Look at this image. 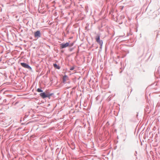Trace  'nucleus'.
Segmentation results:
<instances>
[{"label": "nucleus", "instance_id": "obj_1", "mask_svg": "<svg viewBox=\"0 0 160 160\" xmlns=\"http://www.w3.org/2000/svg\"><path fill=\"white\" fill-rule=\"evenodd\" d=\"M73 44L74 42L70 43V42L65 43H62L60 44V48H63L68 47H71L73 46Z\"/></svg>", "mask_w": 160, "mask_h": 160}, {"label": "nucleus", "instance_id": "obj_2", "mask_svg": "<svg viewBox=\"0 0 160 160\" xmlns=\"http://www.w3.org/2000/svg\"><path fill=\"white\" fill-rule=\"evenodd\" d=\"M52 94H49L48 93L46 94L45 92H42L40 93V95L43 98H44L47 97H50V96H51Z\"/></svg>", "mask_w": 160, "mask_h": 160}, {"label": "nucleus", "instance_id": "obj_3", "mask_svg": "<svg viewBox=\"0 0 160 160\" xmlns=\"http://www.w3.org/2000/svg\"><path fill=\"white\" fill-rule=\"evenodd\" d=\"M96 41L101 45L102 44L103 42L102 40H100V36L98 35L96 37Z\"/></svg>", "mask_w": 160, "mask_h": 160}, {"label": "nucleus", "instance_id": "obj_4", "mask_svg": "<svg viewBox=\"0 0 160 160\" xmlns=\"http://www.w3.org/2000/svg\"><path fill=\"white\" fill-rule=\"evenodd\" d=\"M21 66L23 67L28 69L29 70H31L32 69L31 67L29 66V65L25 63H21Z\"/></svg>", "mask_w": 160, "mask_h": 160}, {"label": "nucleus", "instance_id": "obj_5", "mask_svg": "<svg viewBox=\"0 0 160 160\" xmlns=\"http://www.w3.org/2000/svg\"><path fill=\"white\" fill-rule=\"evenodd\" d=\"M40 32L39 31H37L35 32L34 36L35 37H40Z\"/></svg>", "mask_w": 160, "mask_h": 160}, {"label": "nucleus", "instance_id": "obj_6", "mask_svg": "<svg viewBox=\"0 0 160 160\" xmlns=\"http://www.w3.org/2000/svg\"><path fill=\"white\" fill-rule=\"evenodd\" d=\"M53 66L55 68L58 69H59L60 68V67L56 64H53Z\"/></svg>", "mask_w": 160, "mask_h": 160}, {"label": "nucleus", "instance_id": "obj_7", "mask_svg": "<svg viewBox=\"0 0 160 160\" xmlns=\"http://www.w3.org/2000/svg\"><path fill=\"white\" fill-rule=\"evenodd\" d=\"M68 79V77L67 76L65 75L63 77V82H65Z\"/></svg>", "mask_w": 160, "mask_h": 160}, {"label": "nucleus", "instance_id": "obj_8", "mask_svg": "<svg viewBox=\"0 0 160 160\" xmlns=\"http://www.w3.org/2000/svg\"><path fill=\"white\" fill-rule=\"evenodd\" d=\"M37 91L38 92H42L43 91L41 89L39 88H38L37 89Z\"/></svg>", "mask_w": 160, "mask_h": 160}, {"label": "nucleus", "instance_id": "obj_9", "mask_svg": "<svg viewBox=\"0 0 160 160\" xmlns=\"http://www.w3.org/2000/svg\"><path fill=\"white\" fill-rule=\"evenodd\" d=\"M74 69V67H72L70 69V70H73Z\"/></svg>", "mask_w": 160, "mask_h": 160}]
</instances>
